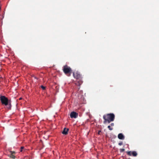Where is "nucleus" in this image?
<instances>
[{
  "instance_id": "1",
  "label": "nucleus",
  "mask_w": 159,
  "mask_h": 159,
  "mask_svg": "<svg viewBox=\"0 0 159 159\" xmlns=\"http://www.w3.org/2000/svg\"><path fill=\"white\" fill-rule=\"evenodd\" d=\"M115 116L113 113H109L104 115L103 116V119L104 120L103 123L106 124L108 122L110 123L113 121L115 119Z\"/></svg>"
},
{
  "instance_id": "2",
  "label": "nucleus",
  "mask_w": 159,
  "mask_h": 159,
  "mask_svg": "<svg viewBox=\"0 0 159 159\" xmlns=\"http://www.w3.org/2000/svg\"><path fill=\"white\" fill-rule=\"evenodd\" d=\"M0 100L2 105L7 106V108L8 109H11V101L7 98L4 96L0 95Z\"/></svg>"
},
{
  "instance_id": "3",
  "label": "nucleus",
  "mask_w": 159,
  "mask_h": 159,
  "mask_svg": "<svg viewBox=\"0 0 159 159\" xmlns=\"http://www.w3.org/2000/svg\"><path fill=\"white\" fill-rule=\"evenodd\" d=\"M73 75L75 78L80 80L78 81L77 83H76L77 85L80 86L83 83V81L81 80V76L80 74L78 72H73Z\"/></svg>"
},
{
  "instance_id": "4",
  "label": "nucleus",
  "mask_w": 159,
  "mask_h": 159,
  "mask_svg": "<svg viewBox=\"0 0 159 159\" xmlns=\"http://www.w3.org/2000/svg\"><path fill=\"white\" fill-rule=\"evenodd\" d=\"M63 71L66 75L69 74V76L72 73V69L70 66L67 65L64 66L62 67Z\"/></svg>"
},
{
  "instance_id": "5",
  "label": "nucleus",
  "mask_w": 159,
  "mask_h": 159,
  "mask_svg": "<svg viewBox=\"0 0 159 159\" xmlns=\"http://www.w3.org/2000/svg\"><path fill=\"white\" fill-rule=\"evenodd\" d=\"M126 153L128 155L130 156L132 155L134 157H136L137 155V153L135 151H133L132 152L130 151H128Z\"/></svg>"
},
{
  "instance_id": "6",
  "label": "nucleus",
  "mask_w": 159,
  "mask_h": 159,
  "mask_svg": "<svg viewBox=\"0 0 159 159\" xmlns=\"http://www.w3.org/2000/svg\"><path fill=\"white\" fill-rule=\"evenodd\" d=\"M70 117L71 118H76L78 116V114L75 111L72 112L70 114Z\"/></svg>"
},
{
  "instance_id": "7",
  "label": "nucleus",
  "mask_w": 159,
  "mask_h": 159,
  "mask_svg": "<svg viewBox=\"0 0 159 159\" xmlns=\"http://www.w3.org/2000/svg\"><path fill=\"white\" fill-rule=\"evenodd\" d=\"M118 138L120 139L123 140L125 139V137L122 133H120L118 135Z\"/></svg>"
},
{
  "instance_id": "8",
  "label": "nucleus",
  "mask_w": 159,
  "mask_h": 159,
  "mask_svg": "<svg viewBox=\"0 0 159 159\" xmlns=\"http://www.w3.org/2000/svg\"><path fill=\"white\" fill-rule=\"evenodd\" d=\"M68 129L65 128L64 129L63 131L62 132V133L63 134L67 135L68 134Z\"/></svg>"
},
{
  "instance_id": "9",
  "label": "nucleus",
  "mask_w": 159,
  "mask_h": 159,
  "mask_svg": "<svg viewBox=\"0 0 159 159\" xmlns=\"http://www.w3.org/2000/svg\"><path fill=\"white\" fill-rule=\"evenodd\" d=\"M11 156H10V157L12 158H13V159H15V157L14 155H13V154H14L15 153V152H12V151H11Z\"/></svg>"
},
{
  "instance_id": "10",
  "label": "nucleus",
  "mask_w": 159,
  "mask_h": 159,
  "mask_svg": "<svg viewBox=\"0 0 159 159\" xmlns=\"http://www.w3.org/2000/svg\"><path fill=\"white\" fill-rule=\"evenodd\" d=\"M107 128L109 129L110 130H111L113 129V128L111 127V126L110 125H109L108 126Z\"/></svg>"
},
{
  "instance_id": "11",
  "label": "nucleus",
  "mask_w": 159,
  "mask_h": 159,
  "mask_svg": "<svg viewBox=\"0 0 159 159\" xmlns=\"http://www.w3.org/2000/svg\"><path fill=\"white\" fill-rule=\"evenodd\" d=\"M125 151V149L124 148H121L120 149V152H123Z\"/></svg>"
},
{
  "instance_id": "12",
  "label": "nucleus",
  "mask_w": 159,
  "mask_h": 159,
  "mask_svg": "<svg viewBox=\"0 0 159 159\" xmlns=\"http://www.w3.org/2000/svg\"><path fill=\"white\" fill-rule=\"evenodd\" d=\"M41 87L43 90H45L46 89V87L45 86H43V85H41Z\"/></svg>"
},
{
  "instance_id": "13",
  "label": "nucleus",
  "mask_w": 159,
  "mask_h": 159,
  "mask_svg": "<svg viewBox=\"0 0 159 159\" xmlns=\"http://www.w3.org/2000/svg\"><path fill=\"white\" fill-rule=\"evenodd\" d=\"M123 144V142H121L118 143V145L120 146H121Z\"/></svg>"
},
{
  "instance_id": "14",
  "label": "nucleus",
  "mask_w": 159,
  "mask_h": 159,
  "mask_svg": "<svg viewBox=\"0 0 159 159\" xmlns=\"http://www.w3.org/2000/svg\"><path fill=\"white\" fill-rule=\"evenodd\" d=\"M24 148V147H21V148H20V151L21 152H22V150H23V149Z\"/></svg>"
},
{
  "instance_id": "15",
  "label": "nucleus",
  "mask_w": 159,
  "mask_h": 159,
  "mask_svg": "<svg viewBox=\"0 0 159 159\" xmlns=\"http://www.w3.org/2000/svg\"><path fill=\"white\" fill-rule=\"evenodd\" d=\"M111 126H114V123H111Z\"/></svg>"
},
{
  "instance_id": "16",
  "label": "nucleus",
  "mask_w": 159,
  "mask_h": 159,
  "mask_svg": "<svg viewBox=\"0 0 159 159\" xmlns=\"http://www.w3.org/2000/svg\"><path fill=\"white\" fill-rule=\"evenodd\" d=\"M101 132V131L100 130L98 131V134H100V133Z\"/></svg>"
},
{
  "instance_id": "17",
  "label": "nucleus",
  "mask_w": 159,
  "mask_h": 159,
  "mask_svg": "<svg viewBox=\"0 0 159 159\" xmlns=\"http://www.w3.org/2000/svg\"><path fill=\"white\" fill-rule=\"evenodd\" d=\"M22 99V98H20V99Z\"/></svg>"
}]
</instances>
